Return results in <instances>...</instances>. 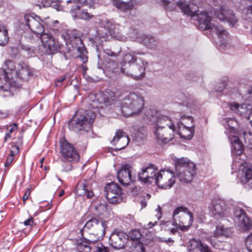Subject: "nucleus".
Instances as JSON below:
<instances>
[{
  "label": "nucleus",
  "mask_w": 252,
  "mask_h": 252,
  "mask_svg": "<svg viewBox=\"0 0 252 252\" xmlns=\"http://www.w3.org/2000/svg\"><path fill=\"white\" fill-rule=\"evenodd\" d=\"M49 20L48 19L43 21L36 15L33 17L26 15L24 16L25 24L29 28L36 34H41L40 40L42 44L40 50L44 54L47 55L59 52L61 45L50 32L52 31L55 33H57L58 30L54 28V27L55 24L58 23V21L56 20L51 22L49 21Z\"/></svg>",
  "instance_id": "f257e3e1"
},
{
  "label": "nucleus",
  "mask_w": 252,
  "mask_h": 252,
  "mask_svg": "<svg viewBox=\"0 0 252 252\" xmlns=\"http://www.w3.org/2000/svg\"><path fill=\"white\" fill-rule=\"evenodd\" d=\"M121 64V73L135 80H140L145 76L148 63L145 59H138L136 61L130 54H126Z\"/></svg>",
  "instance_id": "f03ea898"
},
{
  "label": "nucleus",
  "mask_w": 252,
  "mask_h": 252,
  "mask_svg": "<svg viewBox=\"0 0 252 252\" xmlns=\"http://www.w3.org/2000/svg\"><path fill=\"white\" fill-rule=\"evenodd\" d=\"M95 117V113L92 111L80 109L69 122V128L81 134L90 132Z\"/></svg>",
  "instance_id": "7ed1b4c3"
},
{
  "label": "nucleus",
  "mask_w": 252,
  "mask_h": 252,
  "mask_svg": "<svg viewBox=\"0 0 252 252\" xmlns=\"http://www.w3.org/2000/svg\"><path fill=\"white\" fill-rule=\"evenodd\" d=\"M62 37L65 41L66 44L68 46L69 51L76 50L79 55L77 56L83 63L88 62L87 51L83 45L79 32L76 30H67L64 32Z\"/></svg>",
  "instance_id": "20e7f679"
},
{
  "label": "nucleus",
  "mask_w": 252,
  "mask_h": 252,
  "mask_svg": "<svg viewBox=\"0 0 252 252\" xmlns=\"http://www.w3.org/2000/svg\"><path fill=\"white\" fill-rule=\"evenodd\" d=\"M144 99L140 94L131 93L122 103V112L125 117L137 115L143 109Z\"/></svg>",
  "instance_id": "39448f33"
},
{
  "label": "nucleus",
  "mask_w": 252,
  "mask_h": 252,
  "mask_svg": "<svg viewBox=\"0 0 252 252\" xmlns=\"http://www.w3.org/2000/svg\"><path fill=\"white\" fill-rule=\"evenodd\" d=\"M193 221V215L186 206H178L173 212L172 224L181 231H188Z\"/></svg>",
  "instance_id": "423d86ee"
},
{
  "label": "nucleus",
  "mask_w": 252,
  "mask_h": 252,
  "mask_svg": "<svg viewBox=\"0 0 252 252\" xmlns=\"http://www.w3.org/2000/svg\"><path fill=\"white\" fill-rule=\"evenodd\" d=\"M176 173L180 181L188 183L192 181L196 173L195 164L187 158L177 159L175 162Z\"/></svg>",
  "instance_id": "0eeeda50"
},
{
  "label": "nucleus",
  "mask_w": 252,
  "mask_h": 252,
  "mask_svg": "<svg viewBox=\"0 0 252 252\" xmlns=\"http://www.w3.org/2000/svg\"><path fill=\"white\" fill-rule=\"evenodd\" d=\"M74 5L72 6L70 13L75 19L89 20L94 17V15L87 11V8L93 6L92 0H73Z\"/></svg>",
  "instance_id": "6e6552de"
},
{
  "label": "nucleus",
  "mask_w": 252,
  "mask_h": 252,
  "mask_svg": "<svg viewBox=\"0 0 252 252\" xmlns=\"http://www.w3.org/2000/svg\"><path fill=\"white\" fill-rule=\"evenodd\" d=\"M208 208L216 219L226 217L229 215L228 205L224 200L220 198H213Z\"/></svg>",
  "instance_id": "1a4fd4ad"
},
{
  "label": "nucleus",
  "mask_w": 252,
  "mask_h": 252,
  "mask_svg": "<svg viewBox=\"0 0 252 252\" xmlns=\"http://www.w3.org/2000/svg\"><path fill=\"white\" fill-rule=\"evenodd\" d=\"M175 174L173 171L161 170L158 172L155 178V183L161 189H168L171 188L175 184Z\"/></svg>",
  "instance_id": "9d476101"
},
{
  "label": "nucleus",
  "mask_w": 252,
  "mask_h": 252,
  "mask_svg": "<svg viewBox=\"0 0 252 252\" xmlns=\"http://www.w3.org/2000/svg\"><path fill=\"white\" fill-rule=\"evenodd\" d=\"M107 222L93 218L88 220L83 227L80 230L83 232L89 231L95 232L94 235H100L101 237L105 235Z\"/></svg>",
  "instance_id": "9b49d317"
},
{
  "label": "nucleus",
  "mask_w": 252,
  "mask_h": 252,
  "mask_svg": "<svg viewBox=\"0 0 252 252\" xmlns=\"http://www.w3.org/2000/svg\"><path fill=\"white\" fill-rule=\"evenodd\" d=\"M146 116L149 121L155 123L154 127L166 128L170 126H175L168 117L151 109L148 110Z\"/></svg>",
  "instance_id": "f8f14e48"
},
{
  "label": "nucleus",
  "mask_w": 252,
  "mask_h": 252,
  "mask_svg": "<svg viewBox=\"0 0 252 252\" xmlns=\"http://www.w3.org/2000/svg\"><path fill=\"white\" fill-rule=\"evenodd\" d=\"M238 177L245 188L252 189V167L247 162L241 163L238 171Z\"/></svg>",
  "instance_id": "ddd939ff"
},
{
  "label": "nucleus",
  "mask_w": 252,
  "mask_h": 252,
  "mask_svg": "<svg viewBox=\"0 0 252 252\" xmlns=\"http://www.w3.org/2000/svg\"><path fill=\"white\" fill-rule=\"evenodd\" d=\"M175 131V126L166 128L154 127L155 138L159 144H166L171 141L174 138Z\"/></svg>",
  "instance_id": "4468645a"
},
{
  "label": "nucleus",
  "mask_w": 252,
  "mask_h": 252,
  "mask_svg": "<svg viewBox=\"0 0 252 252\" xmlns=\"http://www.w3.org/2000/svg\"><path fill=\"white\" fill-rule=\"evenodd\" d=\"M105 195L110 203H119L122 201V189L117 183L108 184L105 188Z\"/></svg>",
  "instance_id": "2eb2a0df"
},
{
  "label": "nucleus",
  "mask_w": 252,
  "mask_h": 252,
  "mask_svg": "<svg viewBox=\"0 0 252 252\" xmlns=\"http://www.w3.org/2000/svg\"><path fill=\"white\" fill-rule=\"evenodd\" d=\"M61 154L64 160L68 161H77L79 159V155L72 144L66 139L61 141Z\"/></svg>",
  "instance_id": "dca6fc26"
},
{
  "label": "nucleus",
  "mask_w": 252,
  "mask_h": 252,
  "mask_svg": "<svg viewBox=\"0 0 252 252\" xmlns=\"http://www.w3.org/2000/svg\"><path fill=\"white\" fill-rule=\"evenodd\" d=\"M233 220L238 223L244 231H248L252 228V222L247 213L242 208L236 207L233 210Z\"/></svg>",
  "instance_id": "f3484780"
},
{
  "label": "nucleus",
  "mask_w": 252,
  "mask_h": 252,
  "mask_svg": "<svg viewBox=\"0 0 252 252\" xmlns=\"http://www.w3.org/2000/svg\"><path fill=\"white\" fill-rule=\"evenodd\" d=\"M133 168L129 164L122 165L121 169L117 172L119 182L124 186H128L135 181V176L132 175Z\"/></svg>",
  "instance_id": "a211bd4d"
},
{
  "label": "nucleus",
  "mask_w": 252,
  "mask_h": 252,
  "mask_svg": "<svg viewBox=\"0 0 252 252\" xmlns=\"http://www.w3.org/2000/svg\"><path fill=\"white\" fill-rule=\"evenodd\" d=\"M80 234L85 240L88 241L94 247V252H109V250L107 247L98 241L99 238L102 237L100 235H94L95 232L86 231L83 232L80 231Z\"/></svg>",
  "instance_id": "6ab92c4d"
},
{
  "label": "nucleus",
  "mask_w": 252,
  "mask_h": 252,
  "mask_svg": "<svg viewBox=\"0 0 252 252\" xmlns=\"http://www.w3.org/2000/svg\"><path fill=\"white\" fill-rule=\"evenodd\" d=\"M186 119L190 121L191 124H192L193 119L192 117H182L180 123L177 124L178 134L183 139L190 140L193 136L194 129L192 127V125L187 126L184 124Z\"/></svg>",
  "instance_id": "aec40b11"
},
{
  "label": "nucleus",
  "mask_w": 252,
  "mask_h": 252,
  "mask_svg": "<svg viewBox=\"0 0 252 252\" xmlns=\"http://www.w3.org/2000/svg\"><path fill=\"white\" fill-rule=\"evenodd\" d=\"M133 33H131L130 36L136 40L138 42L143 44L147 48L154 50L156 48L158 41L153 36L145 35L141 33L139 31H134Z\"/></svg>",
  "instance_id": "412c9836"
},
{
  "label": "nucleus",
  "mask_w": 252,
  "mask_h": 252,
  "mask_svg": "<svg viewBox=\"0 0 252 252\" xmlns=\"http://www.w3.org/2000/svg\"><path fill=\"white\" fill-rule=\"evenodd\" d=\"M128 239L127 235L123 231L115 230L109 238V244L114 249H121L124 248Z\"/></svg>",
  "instance_id": "4be33fe9"
},
{
  "label": "nucleus",
  "mask_w": 252,
  "mask_h": 252,
  "mask_svg": "<svg viewBox=\"0 0 252 252\" xmlns=\"http://www.w3.org/2000/svg\"><path fill=\"white\" fill-rule=\"evenodd\" d=\"M215 15L220 21L227 22L233 26L237 22L238 20L233 11L225 7H222L215 12Z\"/></svg>",
  "instance_id": "5701e85b"
},
{
  "label": "nucleus",
  "mask_w": 252,
  "mask_h": 252,
  "mask_svg": "<svg viewBox=\"0 0 252 252\" xmlns=\"http://www.w3.org/2000/svg\"><path fill=\"white\" fill-rule=\"evenodd\" d=\"M248 92L249 94L252 95V87ZM251 97L252 99V95ZM252 104L249 105L243 104L239 105L237 103L233 102L230 104V109L234 113L239 114L243 118L249 120L250 119V115L252 114Z\"/></svg>",
  "instance_id": "b1692460"
},
{
  "label": "nucleus",
  "mask_w": 252,
  "mask_h": 252,
  "mask_svg": "<svg viewBox=\"0 0 252 252\" xmlns=\"http://www.w3.org/2000/svg\"><path fill=\"white\" fill-rule=\"evenodd\" d=\"M158 172L153 164L143 167L141 172L138 173V179L144 183H152L155 181V178Z\"/></svg>",
  "instance_id": "393cba45"
},
{
  "label": "nucleus",
  "mask_w": 252,
  "mask_h": 252,
  "mask_svg": "<svg viewBox=\"0 0 252 252\" xmlns=\"http://www.w3.org/2000/svg\"><path fill=\"white\" fill-rule=\"evenodd\" d=\"M129 142V137L122 130H117L115 136L111 141L112 145L116 146L117 150L124 149Z\"/></svg>",
  "instance_id": "a878e982"
},
{
  "label": "nucleus",
  "mask_w": 252,
  "mask_h": 252,
  "mask_svg": "<svg viewBox=\"0 0 252 252\" xmlns=\"http://www.w3.org/2000/svg\"><path fill=\"white\" fill-rule=\"evenodd\" d=\"M107 27L109 29V34L112 37L121 41L126 40V37L122 33L123 29L122 26L119 24L108 22Z\"/></svg>",
  "instance_id": "bb28decb"
},
{
  "label": "nucleus",
  "mask_w": 252,
  "mask_h": 252,
  "mask_svg": "<svg viewBox=\"0 0 252 252\" xmlns=\"http://www.w3.org/2000/svg\"><path fill=\"white\" fill-rule=\"evenodd\" d=\"M112 4L123 11L132 9L137 4L136 0H111Z\"/></svg>",
  "instance_id": "cd10ccee"
},
{
  "label": "nucleus",
  "mask_w": 252,
  "mask_h": 252,
  "mask_svg": "<svg viewBox=\"0 0 252 252\" xmlns=\"http://www.w3.org/2000/svg\"><path fill=\"white\" fill-rule=\"evenodd\" d=\"M75 192L79 196L86 195L87 198H91L94 196L93 191L90 189L86 180L80 181L76 187Z\"/></svg>",
  "instance_id": "c85d7f7f"
},
{
  "label": "nucleus",
  "mask_w": 252,
  "mask_h": 252,
  "mask_svg": "<svg viewBox=\"0 0 252 252\" xmlns=\"http://www.w3.org/2000/svg\"><path fill=\"white\" fill-rule=\"evenodd\" d=\"M76 249L78 252H90L92 250L94 251V247L82 237L76 241Z\"/></svg>",
  "instance_id": "c756f323"
},
{
  "label": "nucleus",
  "mask_w": 252,
  "mask_h": 252,
  "mask_svg": "<svg viewBox=\"0 0 252 252\" xmlns=\"http://www.w3.org/2000/svg\"><path fill=\"white\" fill-rule=\"evenodd\" d=\"M232 141V153L235 155V161L239 158V157L243 152V145L238 137L234 136Z\"/></svg>",
  "instance_id": "7c9ffc66"
},
{
  "label": "nucleus",
  "mask_w": 252,
  "mask_h": 252,
  "mask_svg": "<svg viewBox=\"0 0 252 252\" xmlns=\"http://www.w3.org/2000/svg\"><path fill=\"white\" fill-rule=\"evenodd\" d=\"M15 63L13 61L10 60H7L4 62V66L3 67V76L4 78L7 76V74L8 72L6 71V69L10 70L12 73H14L15 75L18 77H21L20 74L16 70Z\"/></svg>",
  "instance_id": "2f4dec72"
},
{
  "label": "nucleus",
  "mask_w": 252,
  "mask_h": 252,
  "mask_svg": "<svg viewBox=\"0 0 252 252\" xmlns=\"http://www.w3.org/2000/svg\"><path fill=\"white\" fill-rule=\"evenodd\" d=\"M231 234L230 228L224 227L223 225H218L214 231V236L218 237L221 236L228 237Z\"/></svg>",
  "instance_id": "473e14b6"
},
{
  "label": "nucleus",
  "mask_w": 252,
  "mask_h": 252,
  "mask_svg": "<svg viewBox=\"0 0 252 252\" xmlns=\"http://www.w3.org/2000/svg\"><path fill=\"white\" fill-rule=\"evenodd\" d=\"M128 238H130L132 241H135V246H137V243H141L139 241L141 237V233L140 230L134 229L131 230L128 234Z\"/></svg>",
  "instance_id": "72a5a7b5"
},
{
  "label": "nucleus",
  "mask_w": 252,
  "mask_h": 252,
  "mask_svg": "<svg viewBox=\"0 0 252 252\" xmlns=\"http://www.w3.org/2000/svg\"><path fill=\"white\" fill-rule=\"evenodd\" d=\"M9 36L7 30L0 32V45H4L7 43Z\"/></svg>",
  "instance_id": "f704fd0d"
},
{
  "label": "nucleus",
  "mask_w": 252,
  "mask_h": 252,
  "mask_svg": "<svg viewBox=\"0 0 252 252\" xmlns=\"http://www.w3.org/2000/svg\"><path fill=\"white\" fill-rule=\"evenodd\" d=\"M0 95L3 98H6L13 96V94L11 91L7 89H4L3 86H0Z\"/></svg>",
  "instance_id": "c9c22d12"
},
{
  "label": "nucleus",
  "mask_w": 252,
  "mask_h": 252,
  "mask_svg": "<svg viewBox=\"0 0 252 252\" xmlns=\"http://www.w3.org/2000/svg\"><path fill=\"white\" fill-rule=\"evenodd\" d=\"M161 3L164 8L169 11H171L175 8V5L172 2L166 0H161Z\"/></svg>",
  "instance_id": "e433bc0d"
},
{
  "label": "nucleus",
  "mask_w": 252,
  "mask_h": 252,
  "mask_svg": "<svg viewBox=\"0 0 252 252\" xmlns=\"http://www.w3.org/2000/svg\"><path fill=\"white\" fill-rule=\"evenodd\" d=\"M245 245L249 252H252V233L248 235L245 240Z\"/></svg>",
  "instance_id": "4c0bfd02"
},
{
  "label": "nucleus",
  "mask_w": 252,
  "mask_h": 252,
  "mask_svg": "<svg viewBox=\"0 0 252 252\" xmlns=\"http://www.w3.org/2000/svg\"><path fill=\"white\" fill-rule=\"evenodd\" d=\"M95 209L96 210V215H101L106 210V205L104 204L100 203L97 206H95Z\"/></svg>",
  "instance_id": "58836bf2"
},
{
  "label": "nucleus",
  "mask_w": 252,
  "mask_h": 252,
  "mask_svg": "<svg viewBox=\"0 0 252 252\" xmlns=\"http://www.w3.org/2000/svg\"><path fill=\"white\" fill-rule=\"evenodd\" d=\"M14 154L13 151L11 150L10 154L7 157V158L6 159V161L4 163V166L5 167L9 166V165H11V163L12 162V161L14 159Z\"/></svg>",
  "instance_id": "ea45409f"
},
{
  "label": "nucleus",
  "mask_w": 252,
  "mask_h": 252,
  "mask_svg": "<svg viewBox=\"0 0 252 252\" xmlns=\"http://www.w3.org/2000/svg\"><path fill=\"white\" fill-rule=\"evenodd\" d=\"M105 62L107 63H105V67L108 68L110 70H111L117 64V62L114 61H112L109 59H108L105 60Z\"/></svg>",
  "instance_id": "a19ab883"
},
{
  "label": "nucleus",
  "mask_w": 252,
  "mask_h": 252,
  "mask_svg": "<svg viewBox=\"0 0 252 252\" xmlns=\"http://www.w3.org/2000/svg\"><path fill=\"white\" fill-rule=\"evenodd\" d=\"M126 54H130L134 58L136 59V61H138V59H144L142 58H138L136 57V55H145V53L143 52L140 51H130L129 53H127Z\"/></svg>",
  "instance_id": "79ce46f5"
},
{
  "label": "nucleus",
  "mask_w": 252,
  "mask_h": 252,
  "mask_svg": "<svg viewBox=\"0 0 252 252\" xmlns=\"http://www.w3.org/2000/svg\"><path fill=\"white\" fill-rule=\"evenodd\" d=\"M63 161V163L62 164V166L63 167V171H65V172H67V171H69L70 170H71L72 169V165L71 164V163H69V162H65L64 161V160L63 159H61Z\"/></svg>",
  "instance_id": "37998d69"
},
{
  "label": "nucleus",
  "mask_w": 252,
  "mask_h": 252,
  "mask_svg": "<svg viewBox=\"0 0 252 252\" xmlns=\"http://www.w3.org/2000/svg\"><path fill=\"white\" fill-rule=\"evenodd\" d=\"M105 54L110 57H117L119 55V52H114L112 51L110 49H106L104 50Z\"/></svg>",
  "instance_id": "c03bdc74"
},
{
  "label": "nucleus",
  "mask_w": 252,
  "mask_h": 252,
  "mask_svg": "<svg viewBox=\"0 0 252 252\" xmlns=\"http://www.w3.org/2000/svg\"><path fill=\"white\" fill-rule=\"evenodd\" d=\"M23 223L25 226H32L34 224L33 219L32 217H30L28 220H25Z\"/></svg>",
  "instance_id": "a18cd8bd"
},
{
  "label": "nucleus",
  "mask_w": 252,
  "mask_h": 252,
  "mask_svg": "<svg viewBox=\"0 0 252 252\" xmlns=\"http://www.w3.org/2000/svg\"><path fill=\"white\" fill-rule=\"evenodd\" d=\"M247 15L248 18L252 21V4L247 8Z\"/></svg>",
  "instance_id": "49530a36"
},
{
  "label": "nucleus",
  "mask_w": 252,
  "mask_h": 252,
  "mask_svg": "<svg viewBox=\"0 0 252 252\" xmlns=\"http://www.w3.org/2000/svg\"><path fill=\"white\" fill-rule=\"evenodd\" d=\"M156 211L157 212L156 218L158 220H159L162 216L161 209L159 205L158 206V208L156 209Z\"/></svg>",
  "instance_id": "de8ad7c7"
},
{
  "label": "nucleus",
  "mask_w": 252,
  "mask_h": 252,
  "mask_svg": "<svg viewBox=\"0 0 252 252\" xmlns=\"http://www.w3.org/2000/svg\"><path fill=\"white\" fill-rule=\"evenodd\" d=\"M227 125L228 126H230L231 129L232 130H235V128H234V127L233 126H231L230 125H234V123H235L237 124V122L235 120H233L232 119H229L227 121Z\"/></svg>",
  "instance_id": "09e8293b"
},
{
  "label": "nucleus",
  "mask_w": 252,
  "mask_h": 252,
  "mask_svg": "<svg viewBox=\"0 0 252 252\" xmlns=\"http://www.w3.org/2000/svg\"><path fill=\"white\" fill-rule=\"evenodd\" d=\"M157 223V221H155V222H149L147 224L145 225L144 227L145 229H150L152 228L154 226L156 225Z\"/></svg>",
  "instance_id": "8fccbe9b"
},
{
  "label": "nucleus",
  "mask_w": 252,
  "mask_h": 252,
  "mask_svg": "<svg viewBox=\"0 0 252 252\" xmlns=\"http://www.w3.org/2000/svg\"><path fill=\"white\" fill-rule=\"evenodd\" d=\"M30 194H31V191H30V189H27L23 196V200L24 202H25L26 201V200L28 199Z\"/></svg>",
  "instance_id": "3c124183"
},
{
  "label": "nucleus",
  "mask_w": 252,
  "mask_h": 252,
  "mask_svg": "<svg viewBox=\"0 0 252 252\" xmlns=\"http://www.w3.org/2000/svg\"><path fill=\"white\" fill-rule=\"evenodd\" d=\"M107 33H106L104 35L100 34L99 32L97 33V35L99 37L102 41L106 40Z\"/></svg>",
  "instance_id": "603ef678"
},
{
  "label": "nucleus",
  "mask_w": 252,
  "mask_h": 252,
  "mask_svg": "<svg viewBox=\"0 0 252 252\" xmlns=\"http://www.w3.org/2000/svg\"><path fill=\"white\" fill-rule=\"evenodd\" d=\"M8 116V113L0 111V119L6 118Z\"/></svg>",
  "instance_id": "864d4df0"
},
{
  "label": "nucleus",
  "mask_w": 252,
  "mask_h": 252,
  "mask_svg": "<svg viewBox=\"0 0 252 252\" xmlns=\"http://www.w3.org/2000/svg\"><path fill=\"white\" fill-rule=\"evenodd\" d=\"M97 68L100 69H102L103 71H104V69H103V64H101L100 61H99L98 63H97Z\"/></svg>",
  "instance_id": "5fc2aeb1"
},
{
  "label": "nucleus",
  "mask_w": 252,
  "mask_h": 252,
  "mask_svg": "<svg viewBox=\"0 0 252 252\" xmlns=\"http://www.w3.org/2000/svg\"><path fill=\"white\" fill-rule=\"evenodd\" d=\"M4 30H7L5 27V26L3 25L0 24V32H3Z\"/></svg>",
  "instance_id": "6e6d98bb"
},
{
  "label": "nucleus",
  "mask_w": 252,
  "mask_h": 252,
  "mask_svg": "<svg viewBox=\"0 0 252 252\" xmlns=\"http://www.w3.org/2000/svg\"><path fill=\"white\" fill-rule=\"evenodd\" d=\"M64 193V191L63 190H61L60 192H59V196L60 197H61L62 196H63Z\"/></svg>",
  "instance_id": "4d7b16f0"
},
{
  "label": "nucleus",
  "mask_w": 252,
  "mask_h": 252,
  "mask_svg": "<svg viewBox=\"0 0 252 252\" xmlns=\"http://www.w3.org/2000/svg\"><path fill=\"white\" fill-rule=\"evenodd\" d=\"M225 86H224V85H223V88H220V87H219L217 89V91H218V92H222L223 91V89H224L225 88Z\"/></svg>",
  "instance_id": "13d9d810"
},
{
  "label": "nucleus",
  "mask_w": 252,
  "mask_h": 252,
  "mask_svg": "<svg viewBox=\"0 0 252 252\" xmlns=\"http://www.w3.org/2000/svg\"><path fill=\"white\" fill-rule=\"evenodd\" d=\"M164 242H174V241H173V240H172V238H168L167 240L165 239V240H164Z\"/></svg>",
  "instance_id": "bf43d9fd"
},
{
  "label": "nucleus",
  "mask_w": 252,
  "mask_h": 252,
  "mask_svg": "<svg viewBox=\"0 0 252 252\" xmlns=\"http://www.w3.org/2000/svg\"><path fill=\"white\" fill-rule=\"evenodd\" d=\"M171 232L174 234L176 232V228H172L171 229Z\"/></svg>",
  "instance_id": "052dcab7"
},
{
  "label": "nucleus",
  "mask_w": 252,
  "mask_h": 252,
  "mask_svg": "<svg viewBox=\"0 0 252 252\" xmlns=\"http://www.w3.org/2000/svg\"><path fill=\"white\" fill-rule=\"evenodd\" d=\"M66 2L67 3H73V0H68L66 1Z\"/></svg>",
  "instance_id": "680f3d73"
},
{
  "label": "nucleus",
  "mask_w": 252,
  "mask_h": 252,
  "mask_svg": "<svg viewBox=\"0 0 252 252\" xmlns=\"http://www.w3.org/2000/svg\"><path fill=\"white\" fill-rule=\"evenodd\" d=\"M65 79V78L64 77H63L61 79V80H59V82H62V81H63Z\"/></svg>",
  "instance_id": "e2e57ef3"
},
{
  "label": "nucleus",
  "mask_w": 252,
  "mask_h": 252,
  "mask_svg": "<svg viewBox=\"0 0 252 252\" xmlns=\"http://www.w3.org/2000/svg\"><path fill=\"white\" fill-rule=\"evenodd\" d=\"M13 148L15 149L16 150V151H18V150H19V148H18V147H17V146H14V147H13Z\"/></svg>",
  "instance_id": "0e129e2a"
},
{
  "label": "nucleus",
  "mask_w": 252,
  "mask_h": 252,
  "mask_svg": "<svg viewBox=\"0 0 252 252\" xmlns=\"http://www.w3.org/2000/svg\"><path fill=\"white\" fill-rule=\"evenodd\" d=\"M14 127H15V128H17V126L16 124H14Z\"/></svg>",
  "instance_id": "69168bd1"
},
{
  "label": "nucleus",
  "mask_w": 252,
  "mask_h": 252,
  "mask_svg": "<svg viewBox=\"0 0 252 252\" xmlns=\"http://www.w3.org/2000/svg\"><path fill=\"white\" fill-rule=\"evenodd\" d=\"M43 160H44V159H43V158L41 159V162H43Z\"/></svg>",
  "instance_id": "338daca9"
},
{
  "label": "nucleus",
  "mask_w": 252,
  "mask_h": 252,
  "mask_svg": "<svg viewBox=\"0 0 252 252\" xmlns=\"http://www.w3.org/2000/svg\"><path fill=\"white\" fill-rule=\"evenodd\" d=\"M7 136H8L9 137H10V135H9V134H6V137Z\"/></svg>",
  "instance_id": "774afa93"
}]
</instances>
